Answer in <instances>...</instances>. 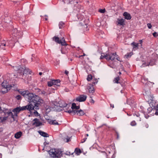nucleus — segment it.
Returning a JSON list of instances; mask_svg holds the SVG:
<instances>
[{
  "label": "nucleus",
  "mask_w": 158,
  "mask_h": 158,
  "mask_svg": "<svg viewBox=\"0 0 158 158\" xmlns=\"http://www.w3.org/2000/svg\"><path fill=\"white\" fill-rule=\"evenodd\" d=\"M26 97V100L29 103L27 106H23L25 107L24 110H27L31 113L34 109L36 110L39 109V105L42 102V100L39 96L32 93H30Z\"/></svg>",
  "instance_id": "obj_1"
},
{
  "label": "nucleus",
  "mask_w": 158,
  "mask_h": 158,
  "mask_svg": "<svg viewBox=\"0 0 158 158\" xmlns=\"http://www.w3.org/2000/svg\"><path fill=\"white\" fill-rule=\"evenodd\" d=\"M80 106H76L75 103H73L72 104L71 108L72 110H69L66 111V112L69 113H71L73 115H74L76 114L77 115L80 116H82L85 114L84 112L82 110H76L79 109Z\"/></svg>",
  "instance_id": "obj_2"
},
{
  "label": "nucleus",
  "mask_w": 158,
  "mask_h": 158,
  "mask_svg": "<svg viewBox=\"0 0 158 158\" xmlns=\"http://www.w3.org/2000/svg\"><path fill=\"white\" fill-rule=\"evenodd\" d=\"M18 41H15V39H12L11 38V39L8 40L7 41L8 44H6L5 41H1L0 40V48H2L3 50H5V47L6 46H9L11 48L13 47L15 44L16 42Z\"/></svg>",
  "instance_id": "obj_3"
},
{
  "label": "nucleus",
  "mask_w": 158,
  "mask_h": 158,
  "mask_svg": "<svg viewBox=\"0 0 158 158\" xmlns=\"http://www.w3.org/2000/svg\"><path fill=\"white\" fill-rule=\"evenodd\" d=\"M22 35V32L18 31L16 28L11 31V37L15 39V41H18V39L21 37Z\"/></svg>",
  "instance_id": "obj_4"
},
{
  "label": "nucleus",
  "mask_w": 158,
  "mask_h": 158,
  "mask_svg": "<svg viewBox=\"0 0 158 158\" xmlns=\"http://www.w3.org/2000/svg\"><path fill=\"white\" fill-rule=\"evenodd\" d=\"M63 104H60L56 102H55L52 103L51 107L54 110L60 111L61 110V108L65 107L66 106V104L64 102H63Z\"/></svg>",
  "instance_id": "obj_5"
},
{
  "label": "nucleus",
  "mask_w": 158,
  "mask_h": 158,
  "mask_svg": "<svg viewBox=\"0 0 158 158\" xmlns=\"http://www.w3.org/2000/svg\"><path fill=\"white\" fill-rule=\"evenodd\" d=\"M106 151L107 155V158H114L115 157L114 147L110 146L107 147L106 148Z\"/></svg>",
  "instance_id": "obj_6"
},
{
  "label": "nucleus",
  "mask_w": 158,
  "mask_h": 158,
  "mask_svg": "<svg viewBox=\"0 0 158 158\" xmlns=\"http://www.w3.org/2000/svg\"><path fill=\"white\" fill-rule=\"evenodd\" d=\"M50 155L52 157H60L62 156V152L59 149H52L48 151Z\"/></svg>",
  "instance_id": "obj_7"
},
{
  "label": "nucleus",
  "mask_w": 158,
  "mask_h": 158,
  "mask_svg": "<svg viewBox=\"0 0 158 158\" xmlns=\"http://www.w3.org/2000/svg\"><path fill=\"white\" fill-rule=\"evenodd\" d=\"M25 107H23V106L22 107H17L15 108L13 110V112L14 113V114L13 115L12 114V113L11 112H7V114L10 115V114H11V117L14 120V116H17L18 114L21 111H22L24 110V108Z\"/></svg>",
  "instance_id": "obj_8"
},
{
  "label": "nucleus",
  "mask_w": 158,
  "mask_h": 158,
  "mask_svg": "<svg viewBox=\"0 0 158 158\" xmlns=\"http://www.w3.org/2000/svg\"><path fill=\"white\" fill-rule=\"evenodd\" d=\"M52 40L57 43L60 44L62 46H66L68 45L64 37L60 40L58 37L55 36L52 38Z\"/></svg>",
  "instance_id": "obj_9"
},
{
  "label": "nucleus",
  "mask_w": 158,
  "mask_h": 158,
  "mask_svg": "<svg viewBox=\"0 0 158 158\" xmlns=\"http://www.w3.org/2000/svg\"><path fill=\"white\" fill-rule=\"evenodd\" d=\"M11 86L8 84L6 81H4L2 83V89L1 91L3 93L7 92L8 90L10 89Z\"/></svg>",
  "instance_id": "obj_10"
},
{
  "label": "nucleus",
  "mask_w": 158,
  "mask_h": 158,
  "mask_svg": "<svg viewBox=\"0 0 158 158\" xmlns=\"http://www.w3.org/2000/svg\"><path fill=\"white\" fill-rule=\"evenodd\" d=\"M143 94L147 98H148L149 100L152 101L153 100V98L149 89L144 90L143 91Z\"/></svg>",
  "instance_id": "obj_11"
},
{
  "label": "nucleus",
  "mask_w": 158,
  "mask_h": 158,
  "mask_svg": "<svg viewBox=\"0 0 158 158\" xmlns=\"http://www.w3.org/2000/svg\"><path fill=\"white\" fill-rule=\"evenodd\" d=\"M116 54V52L107 53V60L109 61L110 60H113L115 59Z\"/></svg>",
  "instance_id": "obj_12"
},
{
  "label": "nucleus",
  "mask_w": 158,
  "mask_h": 158,
  "mask_svg": "<svg viewBox=\"0 0 158 158\" xmlns=\"http://www.w3.org/2000/svg\"><path fill=\"white\" fill-rule=\"evenodd\" d=\"M86 90L89 94H93L94 92L93 86L90 84H88L87 85Z\"/></svg>",
  "instance_id": "obj_13"
},
{
  "label": "nucleus",
  "mask_w": 158,
  "mask_h": 158,
  "mask_svg": "<svg viewBox=\"0 0 158 158\" xmlns=\"http://www.w3.org/2000/svg\"><path fill=\"white\" fill-rule=\"evenodd\" d=\"M87 97L86 95H81L77 98L76 101L79 102L85 101L86 100Z\"/></svg>",
  "instance_id": "obj_14"
},
{
  "label": "nucleus",
  "mask_w": 158,
  "mask_h": 158,
  "mask_svg": "<svg viewBox=\"0 0 158 158\" xmlns=\"http://www.w3.org/2000/svg\"><path fill=\"white\" fill-rule=\"evenodd\" d=\"M32 124L36 127H38L42 125V123L40 120L37 118H35L33 121Z\"/></svg>",
  "instance_id": "obj_15"
},
{
  "label": "nucleus",
  "mask_w": 158,
  "mask_h": 158,
  "mask_svg": "<svg viewBox=\"0 0 158 158\" xmlns=\"http://www.w3.org/2000/svg\"><path fill=\"white\" fill-rule=\"evenodd\" d=\"M123 15L125 19L129 20L131 19L132 17L130 14L127 12H124Z\"/></svg>",
  "instance_id": "obj_16"
},
{
  "label": "nucleus",
  "mask_w": 158,
  "mask_h": 158,
  "mask_svg": "<svg viewBox=\"0 0 158 158\" xmlns=\"http://www.w3.org/2000/svg\"><path fill=\"white\" fill-rule=\"evenodd\" d=\"M125 19H118V24L117 25H119L121 26H124L125 25L124 23Z\"/></svg>",
  "instance_id": "obj_17"
},
{
  "label": "nucleus",
  "mask_w": 158,
  "mask_h": 158,
  "mask_svg": "<svg viewBox=\"0 0 158 158\" xmlns=\"http://www.w3.org/2000/svg\"><path fill=\"white\" fill-rule=\"evenodd\" d=\"M19 93L21 94L22 95H23L24 97H25L26 99H27V96L29 94L28 93V92L27 91H19Z\"/></svg>",
  "instance_id": "obj_18"
},
{
  "label": "nucleus",
  "mask_w": 158,
  "mask_h": 158,
  "mask_svg": "<svg viewBox=\"0 0 158 158\" xmlns=\"http://www.w3.org/2000/svg\"><path fill=\"white\" fill-rule=\"evenodd\" d=\"M38 133L40 135L43 136L44 137H48V135L45 132L41 131H38Z\"/></svg>",
  "instance_id": "obj_19"
},
{
  "label": "nucleus",
  "mask_w": 158,
  "mask_h": 158,
  "mask_svg": "<svg viewBox=\"0 0 158 158\" xmlns=\"http://www.w3.org/2000/svg\"><path fill=\"white\" fill-rule=\"evenodd\" d=\"M77 17L78 20L80 21L82 20L84 18V15L80 13L77 14Z\"/></svg>",
  "instance_id": "obj_20"
},
{
  "label": "nucleus",
  "mask_w": 158,
  "mask_h": 158,
  "mask_svg": "<svg viewBox=\"0 0 158 158\" xmlns=\"http://www.w3.org/2000/svg\"><path fill=\"white\" fill-rule=\"evenodd\" d=\"M22 135V132L21 131H19L16 134H15V137L16 139H19V138Z\"/></svg>",
  "instance_id": "obj_21"
},
{
  "label": "nucleus",
  "mask_w": 158,
  "mask_h": 158,
  "mask_svg": "<svg viewBox=\"0 0 158 158\" xmlns=\"http://www.w3.org/2000/svg\"><path fill=\"white\" fill-rule=\"evenodd\" d=\"M53 85H56L57 86L60 85V81L59 80H52Z\"/></svg>",
  "instance_id": "obj_22"
},
{
  "label": "nucleus",
  "mask_w": 158,
  "mask_h": 158,
  "mask_svg": "<svg viewBox=\"0 0 158 158\" xmlns=\"http://www.w3.org/2000/svg\"><path fill=\"white\" fill-rule=\"evenodd\" d=\"M49 123L52 125H59V124L56 122V120H49L48 121Z\"/></svg>",
  "instance_id": "obj_23"
},
{
  "label": "nucleus",
  "mask_w": 158,
  "mask_h": 158,
  "mask_svg": "<svg viewBox=\"0 0 158 158\" xmlns=\"http://www.w3.org/2000/svg\"><path fill=\"white\" fill-rule=\"evenodd\" d=\"M131 45L133 46V49H137L139 46V43H135L134 42H133L131 44Z\"/></svg>",
  "instance_id": "obj_24"
},
{
  "label": "nucleus",
  "mask_w": 158,
  "mask_h": 158,
  "mask_svg": "<svg viewBox=\"0 0 158 158\" xmlns=\"http://www.w3.org/2000/svg\"><path fill=\"white\" fill-rule=\"evenodd\" d=\"M65 23L62 22L60 21V22L59 24V28L60 29H62L64 27Z\"/></svg>",
  "instance_id": "obj_25"
},
{
  "label": "nucleus",
  "mask_w": 158,
  "mask_h": 158,
  "mask_svg": "<svg viewBox=\"0 0 158 158\" xmlns=\"http://www.w3.org/2000/svg\"><path fill=\"white\" fill-rule=\"evenodd\" d=\"M132 54L131 52H128L127 54L125 55L124 58H130Z\"/></svg>",
  "instance_id": "obj_26"
},
{
  "label": "nucleus",
  "mask_w": 158,
  "mask_h": 158,
  "mask_svg": "<svg viewBox=\"0 0 158 158\" xmlns=\"http://www.w3.org/2000/svg\"><path fill=\"white\" fill-rule=\"evenodd\" d=\"M107 53L105 55L104 53H102L101 55L100 56V59H102L104 58H105L107 60Z\"/></svg>",
  "instance_id": "obj_27"
},
{
  "label": "nucleus",
  "mask_w": 158,
  "mask_h": 158,
  "mask_svg": "<svg viewBox=\"0 0 158 158\" xmlns=\"http://www.w3.org/2000/svg\"><path fill=\"white\" fill-rule=\"evenodd\" d=\"M7 118V116L0 117V122H4Z\"/></svg>",
  "instance_id": "obj_28"
},
{
  "label": "nucleus",
  "mask_w": 158,
  "mask_h": 158,
  "mask_svg": "<svg viewBox=\"0 0 158 158\" xmlns=\"http://www.w3.org/2000/svg\"><path fill=\"white\" fill-rule=\"evenodd\" d=\"M155 64V61L154 60H151L146 66H153Z\"/></svg>",
  "instance_id": "obj_29"
},
{
  "label": "nucleus",
  "mask_w": 158,
  "mask_h": 158,
  "mask_svg": "<svg viewBox=\"0 0 158 158\" xmlns=\"http://www.w3.org/2000/svg\"><path fill=\"white\" fill-rule=\"evenodd\" d=\"M3 20L4 22L6 23H8L10 21L9 18L8 17H5Z\"/></svg>",
  "instance_id": "obj_30"
},
{
  "label": "nucleus",
  "mask_w": 158,
  "mask_h": 158,
  "mask_svg": "<svg viewBox=\"0 0 158 158\" xmlns=\"http://www.w3.org/2000/svg\"><path fill=\"white\" fill-rule=\"evenodd\" d=\"M119 80V78L118 77H116L114 78V79L113 80V82L114 83H119L118 81Z\"/></svg>",
  "instance_id": "obj_31"
},
{
  "label": "nucleus",
  "mask_w": 158,
  "mask_h": 158,
  "mask_svg": "<svg viewBox=\"0 0 158 158\" xmlns=\"http://www.w3.org/2000/svg\"><path fill=\"white\" fill-rule=\"evenodd\" d=\"M75 152L77 155H78L81 153V151L80 149L76 148L75 149Z\"/></svg>",
  "instance_id": "obj_32"
},
{
  "label": "nucleus",
  "mask_w": 158,
  "mask_h": 158,
  "mask_svg": "<svg viewBox=\"0 0 158 158\" xmlns=\"http://www.w3.org/2000/svg\"><path fill=\"white\" fill-rule=\"evenodd\" d=\"M92 78L93 77L92 76L91 74H89L88 76L87 80L88 81H90L92 79Z\"/></svg>",
  "instance_id": "obj_33"
},
{
  "label": "nucleus",
  "mask_w": 158,
  "mask_h": 158,
  "mask_svg": "<svg viewBox=\"0 0 158 158\" xmlns=\"http://www.w3.org/2000/svg\"><path fill=\"white\" fill-rule=\"evenodd\" d=\"M48 85L49 86H51L53 85V80H52L49 81L48 82Z\"/></svg>",
  "instance_id": "obj_34"
},
{
  "label": "nucleus",
  "mask_w": 158,
  "mask_h": 158,
  "mask_svg": "<svg viewBox=\"0 0 158 158\" xmlns=\"http://www.w3.org/2000/svg\"><path fill=\"white\" fill-rule=\"evenodd\" d=\"M154 110H156L155 114L157 115H158V105L156 106L155 108V109Z\"/></svg>",
  "instance_id": "obj_35"
},
{
  "label": "nucleus",
  "mask_w": 158,
  "mask_h": 158,
  "mask_svg": "<svg viewBox=\"0 0 158 158\" xmlns=\"http://www.w3.org/2000/svg\"><path fill=\"white\" fill-rule=\"evenodd\" d=\"M154 110H152V107H149L148 109H147V110H148L147 112H148V113H149L151 111H154Z\"/></svg>",
  "instance_id": "obj_36"
},
{
  "label": "nucleus",
  "mask_w": 158,
  "mask_h": 158,
  "mask_svg": "<svg viewBox=\"0 0 158 158\" xmlns=\"http://www.w3.org/2000/svg\"><path fill=\"white\" fill-rule=\"evenodd\" d=\"M19 69H27L26 68V67L25 65H21V66H20V68H19Z\"/></svg>",
  "instance_id": "obj_37"
},
{
  "label": "nucleus",
  "mask_w": 158,
  "mask_h": 158,
  "mask_svg": "<svg viewBox=\"0 0 158 158\" xmlns=\"http://www.w3.org/2000/svg\"><path fill=\"white\" fill-rule=\"evenodd\" d=\"M98 82V80L96 78H94V79H93L92 83L93 84H97Z\"/></svg>",
  "instance_id": "obj_38"
},
{
  "label": "nucleus",
  "mask_w": 158,
  "mask_h": 158,
  "mask_svg": "<svg viewBox=\"0 0 158 158\" xmlns=\"http://www.w3.org/2000/svg\"><path fill=\"white\" fill-rule=\"evenodd\" d=\"M98 11L101 13H104L106 12V10L105 8L103 9H100Z\"/></svg>",
  "instance_id": "obj_39"
},
{
  "label": "nucleus",
  "mask_w": 158,
  "mask_h": 158,
  "mask_svg": "<svg viewBox=\"0 0 158 158\" xmlns=\"http://www.w3.org/2000/svg\"><path fill=\"white\" fill-rule=\"evenodd\" d=\"M136 123L135 121H132L130 123L131 125L132 126L136 125Z\"/></svg>",
  "instance_id": "obj_40"
},
{
  "label": "nucleus",
  "mask_w": 158,
  "mask_h": 158,
  "mask_svg": "<svg viewBox=\"0 0 158 158\" xmlns=\"http://www.w3.org/2000/svg\"><path fill=\"white\" fill-rule=\"evenodd\" d=\"M152 35H153L154 37H157L158 36V34L156 32H154L153 34H152Z\"/></svg>",
  "instance_id": "obj_41"
},
{
  "label": "nucleus",
  "mask_w": 158,
  "mask_h": 158,
  "mask_svg": "<svg viewBox=\"0 0 158 158\" xmlns=\"http://www.w3.org/2000/svg\"><path fill=\"white\" fill-rule=\"evenodd\" d=\"M22 62L24 63L25 64H26L27 63V60L25 59H23L21 60Z\"/></svg>",
  "instance_id": "obj_42"
},
{
  "label": "nucleus",
  "mask_w": 158,
  "mask_h": 158,
  "mask_svg": "<svg viewBox=\"0 0 158 158\" xmlns=\"http://www.w3.org/2000/svg\"><path fill=\"white\" fill-rule=\"evenodd\" d=\"M115 59L118 61H121L120 60V58H119L118 55H116Z\"/></svg>",
  "instance_id": "obj_43"
},
{
  "label": "nucleus",
  "mask_w": 158,
  "mask_h": 158,
  "mask_svg": "<svg viewBox=\"0 0 158 158\" xmlns=\"http://www.w3.org/2000/svg\"><path fill=\"white\" fill-rule=\"evenodd\" d=\"M147 26H148V27L149 29H151L152 27V25L151 23H148Z\"/></svg>",
  "instance_id": "obj_44"
},
{
  "label": "nucleus",
  "mask_w": 158,
  "mask_h": 158,
  "mask_svg": "<svg viewBox=\"0 0 158 158\" xmlns=\"http://www.w3.org/2000/svg\"><path fill=\"white\" fill-rule=\"evenodd\" d=\"M21 96L20 95H18L16 97V98L17 100H20L21 99Z\"/></svg>",
  "instance_id": "obj_45"
},
{
  "label": "nucleus",
  "mask_w": 158,
  "mask_h": 158,
  "mask_svg": "<svg viewBox=\"0 0 158 158\" xmlns=\"http://www.w3.org/2000/svg\"><path fill=\"white\" fill-rule=\"evenodd\" d=\"M34 114L35 115H38V113L36 110H34Z\"/></svg>",
  "instance_id": "obj_46"
},
{
  "label": "nucleus",
  "mask_w": 158,
  "mask_h": 158,
  "mask_svg": "<svg viewBox=\"0 0 158 158\" xmlns=\"http://www.w3.org/2000/svg\"><path fill=\"white\" fill-rule=\"evenodd\" d=\"M64 48V47H62L61 48V52L62 53V54H65V52H64V51H63Z\"/></svg>",
  "instance_id": "obj_47"
},
{
  "label": "nucleus",
  "mask_w": 158,
  "mask_h": 158,
  "mask_svg": "<svg viewBox=\"0 0 158 158\" xmlns=\"http://www.w3.org/2000/svg\"><path fill=\"white\" fill-rule=\"evenodd\" d=\"M90 102L92 104H94V100H93L92 99L90 100Z\"/></svg>",
  "instance_id": "obj_48"
},
{
  "label": "nucleus",
  "mask_w": 158,
  "mask_h": 158,
  "mask_svg": "<svg viewBox=\"0 0 158 158\" xmlns=\"http://www.w3.org/2000/svg\"><path fill=\"white\" fill-rule=\"evenodd\" d=\"M4 109H2L1 107H0V113L4 112Z\"/></svg>",
  "instance_id": "obj_49"
},
{
  "label": "nucleus",
  "mask_w": 158,
  "mask_h": 158,
  "mask_svg": "<svg viewBox=\"0 0 158 158\" xmlns=\"http://www.w3.org/2000/svg\"><path fill=\"white\" fill-rule=\"evenodd\" d=\"M77 7L79 8V9H80V10L81 9L83 8V7L80 5H78L77 6Z\"/></svg>",
  "instance_id": "obj_50"
},
{
  "label": "nucleus",
  "mask_w": 158,
  "mask_h": 158,
  "mask_svg": "<svg viewBox=\"0 0 158 158\" xmlns=\"http://www.w3.org/2000/svg\"><path fill=\"white\" fill-rule=\"evenodd\" d=\"M14 2L15 4H17V5H18L20 4V2Z\"/></svg>",
  "instance_id": "obj_51"
},
{
  "label": "nucleus",
  "mask_w": 158,
  "mask_h": 158,
  "mask_svg": "<svg viewBox=\"0 0 158 158\" xmlns=\"http://www.w3.org/2000/svg\"><path fill=\"white\" fill-rule=\"evenodd\" d=\"M149 83H152L153 84H154V83L153 82H150L149 81H148L147 83H145L146 84L148 85Z\"/></svg>",
  "instance_id": "obj_52"
},
{
  "label": "nucleus",
  "mask_w": 158,
  "mask_h": 158,
  "mask_svg": "<svg viewBox=\"0 0 158 158\" xmlns=\"http://www.w3.org/2000/svg\"><path fill=\"white\" fill-rule=\"evenodd\" d=\"M148 79L147 78H146V77H144L143 80H142V81L144 80L145 81H148Z\"/></svg>",
  "instance_id": "obj_53"
},
{
  "label": "nucleus",
  "mask_w": 158,
  "mask_h": 158,
  "mask_svg": "<svg viewBox=\"0 0 158 158\" xmlns=\"http://www.w3.org/2000/svg\"><path fill=\"white\" fill-rule=\"evenodd\" d=\"M44 145L45 146L47 144H49V143H48L47 142H44Z\"/></svg>",
  "instance_id": "obj_54"
},
{
  "label": "nucleus",
  "mask_w": 158,
  "mask_h": 158,
  "mask_svg": "<svg viewBox=\"0 0 158 158\" xmlns=\"http://www.w3.org/2000/svg\"><path fill=\"white\" fill-rule=\"evenodd\" d=\"M139 41V43L141 44H142L143 42V41L142 40H140Z\"/></svg>",
  "instance_id": "obj_55"
},
{
  "label": "nucleus",
  "mask_w": 158,
  "mask_h": 158,
  "mask_svg": "<svg viewBox=\"0 0 158 158\" xmlns=\"http://www.w3.org/2000/svg\"><path fill=\"white\" fill-rule=\"evenodd\" d=\"M86 139H87V138H84V141H82V143L84 142L85 141V140H86Z\"/></svg>",
  "instance_id": "obj_56"
},
{
  "label": "nucleus",
  "mask_w": 158,
  "mask_h": 158,
  "mask_svg": "<svg viewBox=\"0 0 158 158\" xmlns=\"http://www.w3.org/2000/svg\"><path fill=\"white\" fill-rule=\"evenodd\" d=\"M110 107H112V108H113L114 107V105L113 104H110Z\"/></svg>",
  "instance_id": "obj_57"
},
{
  "label": "nucleus",
  "mask_w": 158,
  "mask_h": 158,
  "mask_svg": "<svg viewBox=\"0 0 158 158\" xmlns=\"http://www.w3.org/2000/svg\"><path fill=\"white\" fill-rule=\"evenodd\" d=\"M31 61H33L35 60V58L34 57H32L31 58Z\"/></svg>",
  "instance_id": "obj_58"
},
{
  "label": "nucleus",
  "mask_w": 158,
  "mask_h": 158,
  "mask_svg": "<svg viewBox=\"0 0 158 158\" xmlns=\"http://www.w3.org/2000/svg\"><path fill=\"white\" fill-rule=\"evenodd\" d=\"M65 73L67 75V74H68V73H69V72H68V71H67L66 70V71H65Z\"/></svg>",
  "instance_id": "obj_59"
},
{
  "label": "nucleus",
  "mask_w": 158,
  "mask_h": 158,
  "mask_svg": "<svg viewBox=\"0 0 158 158\" xmlns=\"http://www.w3.org/2000/svg\"><path fill=\"white\" fill-rule=\"evenodd\" d=\"M69 138H66V142H67L69 141Z\"/></svg>",
  "instance_id": "obj_60"
},
{
  "label": "nucleus",
  "mask_w": 158,
  "mask_h": 158,
  "mask_svg": "<svg viewBox=\"0 0 158 158\" xmlns=\"http://www.w3.org/2000/svg\"><path fill=\"white\" fill-rule=\"evenodd\" d=\"M137 117H139L140 116L139 114V113H137V114H135Z\"/></svg>",
  "instance_id": "obj_61"
},
{
  "label": "nucleus",
  "mask_w": 158,
  "mask_h": 158,
  "mask_svg": "<svg viewBox=\"0 0 158 158\" xmlns=\"http://www.w3.org/2000/svg\"><path fill=\"white\" fill-rule=\"evenodd\" d=\"M83 56V55H80L79 56V57H78V58H81V57H82Z\"/></svg>",
  "instance_id": "obj_62"
},
{
  "label": "nucleus",
  "mask_w": 158,
  "mask_h": 158,
  "mask_svg": "<svg viewBox=\"0 0 158 158\" xmlns=\"http://www.w3.org/2000/svg\"><path fill=\"white\" fill-rule=\"evenodd\" d=\"M31 56H32V57H34V58H35V54H32Z\"/></svg>",
  "instance_id": "obj_63"
},
{
  "label": "nucleus",
  "mask_w": 158,
  "mask_h": 158,
  "mask_svg": "<svg viewBox=\"0 0 158 158\" xmlns=\"http://www.w3.org/2000/svg\"><path fill=\"white\" fill-rule=\"evenodd\" d=\"M156 92L158 93V88H157L156 90Z\"/></svg>",
  "instance_id": "obj_64"
}]
</instances>
